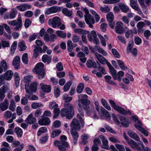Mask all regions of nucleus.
<instances>
[{
  "label": "nucleus",
  "mask_w": 151,
  "mask_h": 151,
  "mask_svg": "<svg viewBox=\"0 0 151 151\" xmlns=\"http://www.w3.org/2000/svg\"><path fill=\"white\" fill-rule=\"evenodd\" d=\"M17 12L16 11L15 9H12L9 15V18L11 19L14 18Z\"/></svg>",
  "instance_id": "52"
},
{
  "label": "nucleus",
  "mask_w": 151,
  "mask_h": 151,
  "mask_svg": "<svg viewBox=\"0 0 151 151\" xmlns=\"http://www.w3.org/2000/svg\"><path fill=\"white\" fill-rule=\"evenodd\" d=\"M130 6L132 8L138 5L137 0H130Z\"/></svg>",
  "instance_id": "64"
},
{
  "label": "nucleus",
  "mask_w": 151,
  "mask_h": 151,
  "mask_svg": "<svg viewBox=\"0 0 151 151\" xmlns=\"http://www.w3.org/2000/svg\"><path fill=\"white\" fill-rule=\"evenodd\" d=\"M67 50L69 52L72 51L73 46L72 41L71 40H68L67 42Z\"/></svg>",
  "instance_id": "40"
},
{
  "label": "nucleus",
  "mask_w": 151,
  "mask_h": 151,
  "mask_svg": "<svg viewBox=\"0 0 151 151\" xmlns=\"http://www.w3.org/2000/svg\"><path fill=\"white\" fill-rule=\"evenodd\" d=\"M120 0H105L103 3L107 4H113L119 2Z\"/></svg>",
  "instance_id": "55"
},
{
  "label": "nucleus",
  "mask_w": 151,
  "mask_h": 151,
  "mask_svg": "<svg viewBox=\"0 0 151 151\" xmlns=\"http://www.w3.org/2000/svg\"><path fill=\"white\" fill-rule=\"evenodd\" d=\"M61 140L59 141L56 140L54 142V144L58 147L60 151H65L68 150L70 147L68 143L65 141L67 139V137L64 135L61 136L60 137Z\"/></svg>",
  "instance_id": "2"
},
{
  "label": "nucleus",
  "mask_w": 151,
  "mask_h": 151,
  "mask_svg": "<svg viewBox=\"0 0 151 151\" xmlns=\"http://www.w3.org/2000/svg\"><path fill=\"white\" fill-rule=\"evenodd\" d=\"M70 129L79 130L81 129V126L78 121L74 118L70 123Z\"/></svg>",
  "instance_id": "13"
},
{
  "label": "nucleus",
  "mask_w": 151,
  "mask_h": 151,
  "mask_svg": "<svg viewBox=\"0 0 151 151\" xmlns=\"http://www.w3.org/2000/svg\"><path fill=\"white\" fill-rule=\"evenodd\" d=\"M111 52L114 56L116 58H119L120 55L118 51L115 48L112 49Z\"/></svg>",
  "instance_id": "50"
},
{
  "label": "nucleus",
  "mask_w": 151,
  "mask_h": 151,
  "mask_svg": "<svg viewBox=\"0 0 151 151\" xmlns=\"http://www.w3.org/2000/svg\"><path fill=\"white\" fill-rule=\"evenodd\" d=\"M94 55L96 58L100 63L103 64H104L105 61L106 59L101 55L97 53L94 52Z\"/></svg>",
  "instance_id": "25"
},
{
  "label": "nucleus",
  "mask_w": 151,
  "mask_h": 151,
  "mask_svg": "<svg viewBox=\"0 0 151 151\" xmlns=\"http://www.w3.org/2000/svg\"><path fill=\"white\" fill-rule=\"evenodd\" d=\"M48 23L49 25L54 28L59 27L62 24L60 18L57 17H55L52 19H49Z\"/></svg>",
  "instance_id": "6"
},
{
  "label": "nucleus",
  "mask_w": 151,
  "mask_h": 151,
  "mask_svg": "<svg viewBox=\"0 0 151 151\" xmlns=\"http://www.w3.org/2000/svg\"><path fill=\"white\" fill-rule=\"evenodd\" d=\"M62 13L66 16L68 17H70L72 15L73 11L68 10L67 8H65L63 9Z\"/></svg>",
  "instance_id": "34"
},
{
  "label": "nucleus",
  "mask_w": 151,
  "mask_h": 151,
  "mask_svg": "<svg viewBox=\"0 0 151 151\" xmlns=\"http://www.w3.org/2000/svg\"><path fill=\"white\" fill-rule=\"evenodd\" d=\"M111 77L109 75H106L105 76L104 78L105 79V81L107 83L111 85L115 86L116 84L115 82L110 80L111 79Z\"/></svg>",
  "instance_id": "39"
},
{
  "label": "nucleus",
  "mask_w": 151,
  "mask_h": 151,
  "mask_svg": "<svg viewBox=\"0 0 151 151\" xmlns=\"http://www.w3.org/2000/svg\"><path fill=\"white\" fill-rule=\"evenodd\" d=\"M50 121L48 117L42 116V118L38 121L39 124L41 125H47L50 123Z\"/></svg>",
  "instance_id": "18"
},
{
  "label": "nucleus",
  "mask_w": 151,
  "mask_h": 151,
  "mask_svg": "<svg viewBox=\"0 0 151 151\" xmlns=\"http://www.w3.org/2000/svg\"><path fill=\"white\" fill-rule=\"evenodd\" d=\"M10 104L9 109L12 111H14L15 109L16 106L15 103L13 99H11L10 101Z\"/></svg>",
  "instance_id": "46"
},
{
  "label": "nucleus",
  "mask_w": 151,
  "mask_h": 151,
  "mask_svg": "<svg viewBox=\"0 0 151 151\" xmlns=\"http://www.w3.org/2000/svg\"><path fill=\"white\" fill-rule=\"evenodd\" d=\"M58 107V104L54 101H52L50 103L49 107L50 109H54Z\"/></svg>",
  "instance_id": "59"
},
{
  "label": "nucleus",
  "mask_w": 151,
  "mask_h": 151,
  "mask_svg": "<svg viewBox=\"0 0 151 151\" xmlns=\"http://www.w3.org/2000/svg\"><path fill=\"white\" fill-rule=\"evenodd\" d=\"M117 79L119 81H120L121 80L122 77L124 75V72L122 71H120L118 72L117 74Z\"/></svg>",
  "instance_id": "62"
},
{
  "label": "nucleus",
  "mask_w": 151,
  "mask_h": 151,
  "mask_svg": "<svg viewBox=\"0 0 151 151\" xmlns=\"http://www.w3.org/2000/svg\"><path fill=\"white\" fill-rule=\"evenodd\" d=\"M74 32L79 34L82 35L86 34L87 32L86 30L80 28H76L74 29Z\"/></svg>",
  "instance_id": "41"
},
{
  "label": "nucleus",
  "mask_w": 151,
  "mask_h": 151,
  "mask_svg": "<svg viewBox=\"0 0 151 151\" xmlns=\"http://www.w3.org/2000/svg\"><path fill=\"white\" fill-rule=\"evenodd\" d=\"M8 24L12 26H15L14 27V29L16 30H18L22 26V19L21 17H19L17 20H13L9 21L8 22Z\"/></svg>",
  "instance_id": "7"
},
{
  "label": "nucleus",
  "mask_w": 151,
  "mask_h": 151,
  "mask_svg": "<svg viewBox=\"0 0 151 151\" xmlns=\"http://www.w3.org/2000/svg\"><path fill=\"white\" fill-rule=\"evenodd\" d=\"M82 106V107L83 109L85 110L87 113L88 115L90 114L91 113V111L89 110L90 107L88 105H84L83 106Z\"/></svg>",
  "instance_id": "60"
},
{
  "label": "nucleus",
  "mask_w": 151,
  "mask_h": 151,
  "mask_svg": "<svg viewBox=\"0 0 151 151\" xmlns=\"http://www.w3.org/2000/svg\"><path fill=\"white\" fill-rule=\"evenodd\" d=\"M123 23L121 22H117L115 28L116 32L119 34H122L125 31L123 27Z\"/></svg>",
  "instance_id": "12"
},
{
  "label": "nucleus",
  "mask_w": 151,
  "mask_h": 151,
  "mask_svg": "<svg viewBox=\"0 0 151 151\" xmlns=\"http://www.w3.org/2000/svg\"><path fill=\"white\" fill-rule=\"evenodd\" d=\"M61 7L57 6H54L46 9L45 14L49 15L51 14L56 13L60 12L61 10Z\"/></svg>",
  "instance_id": "10"
},
{
  "label": "nucleus",
  "mask_w": 151,
  "mask_h": 151,
  "mask_svg": "<svg viewBox=\"0 0 151 151\" xmlns=\"http://www.w3.org/2000/svg\"><path fill=\"white\" fill-rule=\"evenodd\" d=\"M61 132V130L60 129L53 130L52 133L51 137L54 138L60 134Z\"/></svg>",
  "instance_id": "47"
},
{
  "label": "nucleus",
  "mask_w": 151,
  "mask_h": 151,
  "mask_svg": "<svg viewBox=\"0 0 151 151\" xmlns=\"http://www.w3.org/2000/svg\"><path fill=\"white\" fill-rule=\"evenodd\" d=\"M64 107V108L61 110V116L62 117H66L68 119L72 118L74 115L73 105L71 104L66 103Z\"/></svg>",
  "instance_id": "1"
},
{
  "label": "nucleus",
  "mask_w": 151,
  "mask_h": 151,
  "mask_svg": "<svg viewBox=\"0 0 151 151\" xmlns=\"http://www.w3.org/2000/svg\"><path fill=\"white\" fill-rule=\"evenodd\" d=\"M2 145L4 147L1 149V151H10L11 150L9 144L6 142H3Z\"/></svg>",
  "instance_id": "31"
},
{
  "label": "nucleus",
  "mask_w": 151,
  "mask_h": 151,
  "mask_svg": "<svg viewBox=\"0 0 151 151\" xmlns=\"http://www.w3.org/2000/svg\"><path fill=\"white\" fill-rule=\"evenodd\" d=\"M84 88V85L83 83H80L78 85L76 91L78 93H80L83 91Z\"/></svg>",
  "instance_id": "44"
},
{
  "label": "nucleus",
  "mask_w": 151,
  "mask_h": 151,
  "mask_svg": "<svg viewBox=\"0 0 151 151\" xmlns=\"http://www.w3.org/2000/svg\"><path fill=\"white\" fill-rule=\"evenodd\" d=\"M0 66L4 71L8 69V66L7 65L6 61L4 60H3L1 61Z\"/></svg>",
  "instance_id": "37"
},
{
  "label": "nucleus",
  "mask_w": 151,
  "mask_h": 151,
  "mask_svg": "<svg viewBox=\"0 0 151 151\" xmlns=\"http://www.w3.org/2000/svg\"><path fill=\"white\" fill-rule=\"evenodd\" d=\"M57 3V1L55 0H49L47 2L46 4L48 6H50L56 4Z\"/></svg>",
  "instance_id": "63"
},
{
  "label": "nucleus",
  "mask_w": 151,
  "mask_h": 151,
  "mask_svg": "<svg viewBox=\"0 0 151 151\" xmlns=\"http://www.w3.org/2000/svg\"><path fill=\"white\" fill-rule=\"evenodd\" d=\"M12 113L9 111H7L5 112L4 117L5 119H10L12 116Z\"/></svg>",
  "instance_id": "53"
},
{
  "label": "nucleus",
  "mask_w": 151,
  "mask_h": 151,
  "mask_svg": "<svg viewBox=\"0 0 151 151\" xmlns=\"http://www.w3.org/2000/svg\"><path fill=\"white\" fill-rule=\"evenodd\" d=\"M110 73H111L113 78L114 80H117V79L116 72L113 67L109 69Z\"/></svg>",
  "instance_id": "38"
},
{
  "label": "nucleus",
  "mask_w": 151,
  "mask_h": 151,
  "mask_svg": "<svg viewBox=\"0 0 151 151\" xmlns=\"http://www.w3.org/2000/svg\"><path fill=\"white\" fill-rule=\"evenodd\" d=\"M90 11L92 14L94 16L96 21L97 22L100 19L99 16L94 11L92 10H91Z\"/></svg>",
  "instance_id": "61"
},
{
  "label": "nucleus",
  "mask_w": 151,
  "mask_h": 151,
  "mask_svg": "<svg viewBox=\"0 0 151 151\" xmlns=\"http://www.w3.org/2000/svg\"><path fill=\"white\" fill-rule=\"evenodd\" d=\"M22 59L23 62L25 64L28 63V56L27 53H24L22 55Z\"/></svg>",
  "instance_id": "51"
},
{
  "label": "nucleus",
  "mask_w": 151,
  "mask_h": 151,
  "mask_svg": "<svg viewBox=\"0 0 151 151\" xmlns=\"http://www.w3.org/2000/svg\"><path fill=\"white\" fill-rule=\"evenodd\" d=\"M43 105L40 103H33L32 104L31 107L33 109H36L38 107L43 106Z\"/></svg>",
  "instance_id": "56"
},
{
  "label": "nucleus",
  "mask_w": 151,
  "mask_h": 151,
  "mask_svg": "<svg viewBox=\"0 0 151 151\" xmlns=\"http://www.w3.org/2000/svg\"><path fill=\"white\" fill-rule=\"evenodd\" d=\"M131 119L134 122L137 120V123L134 125L135 127L145 136H148V131L142 127V124L140 121L138 120L137 117L134 115L132 116Z\"/></svg>",
  "instance_id": "4"
},
{
  "label": "nucleus",
  "mask_w": 151,
  "mask_h": 151,
  "mask_svg": "<svg viewBox=\"0 0 151 151\" xmlns=\"http://www.w3.org/2000/svg\"><path fill=\"white\" fill-rule=\"evenodd\" d=\"M44 64L42 63H38L33 69V71L38 74L37 77L40 79H42L45 77V70L43 69Z\"/></svg>",
  "instance_id": "3"
},
{
  "label": "nucleus",
  "mask_w": 151,
  "mask_h": 151,
  "mask_svg": "<svg viewBox=\"0 0 151 151\" xmlns=\"http://www.w3.org/2000/svg\"><path fill=\"white\" fill-rule=\"evenodd\" d=\"M117 61L119 67L122 70H124L125 69H128V68L127 67L125 66L124 63L121 60H117Z\"/></svg>",
  "instance_id": "43"
},
{
  "label": "nucleus",
  "mask_w": 151,
  "mask_h": 151,
  "mask_svg": "<svg viewBox=\"0 0 151 151\" xmlns=\"http://www.w3.org/2000/svg\"><path fill=\"white\" fill-rule=\"evenodd\" d=\"M42 89L43 91L46 93H49L50 92L51 89V87L50 85H47L44 84L43 83L40 84Z\"/></svg>",
  "instance_id": "22"
},
{
  "label": "nucleus",
  "mask_w": 151,
  "mask_h": 151,
  "mask_svg": "<svg viewBox=\"0 0 151 151\" xmlns=\"http://www.w3.org/2000/svg\"><path fill=\"white\" fill-rule=\"evenodd\" d=\"M128 144L135 150H140V147L138 144L132 139L130 140Z\"/></svg>",
  "instance_id": "20"
},
{
  "label": "nucleus",
  "mask_w": 151,
  "mask_h": 151,
  "mask_svg": "<svg viewBox=\"0 0 151 151\" xmlns=\"http://www.w3.org/2000/svg\"><path fill=\"white\" fill-rule=\"evenodd\" d=\"M9 105L8 101L7 99H6L4 101L0 104V107L1 110L3 111L6 110L8 109Z\"/></svg>",
  "instance_id": "23"
},
{
  "label": "nucleus",
  "mask_w": 151,
  "mask_h": 151,
  "mask_svg": "<svg viewBox=\"0 0 151 151\" xmlns=\"http://www.w3.org/2000/svg\"><path fill=\"white\" fill-rule=\"evenodd\" d=\"M18 46L20 51H23L25 50L27 48V46L24 42L23 41L20 42L18 44Z\"/></svg>",
  "instance_id": "36"
},
{
  "label": "nucleus",
  "mask_w": 151,
  "mask_h": 151,
  "mask_svg": "<svg viewBox=\"0 0 151 151\" xmlns=\"http://www.w3.org/2000/svg\"><path fill=\"white\" fill-rule=\"evenodd\" d=\"M36 121V118L33 116L32 114H30L28 115L25 121L27 124H35Z\"/></svg>",
  "instance_id": "19"
},
{
  "label": "nucleus",
  "mask_w": 151,
  "mask_h": 151,
  "mask_svg": "<svg viewBox=\"0 0 151 151\" xmlns=\"http://www.w3.org/2000/svg\"><path fill=\"white\" fill-rule=\"evenodd\" d=\"M13 72L11 70L6 71L4 74H2L5 80L10 81L12 78Z\"/></svg>",
  "instance_id": "16"
},
{
  "label": "nucleus",
  "mask_w": 151,
  "mask_h": 151,
  "mask_svg": "<svg viewBox=\"0 0 151 151\" xmlns=\"http://www.w3.org/2000/svg\"><path fill=\"white\" fill-rule=\"evenodd\" d=\"M100 111L103 116L106 117V118L107 119H110V117L109 113L104 107H101Z\"/></svg>",
  "instance_id": "30"
},
{
  "label": "nucleus",
  "mask_w": 151,
  "mask_h": 151,
  "mask_svg": "<svg viewBox=\"0 0 151 151\" xmlns=\"http://www.w3.org/2000/svg\"><path fill=\"white\" fill-rule=\"evenodd\" d=\"M114 16L112 12L107 14L106 19L109 22V25L112 29H113L114 27L115 23L114 21Z\"/></svg>",
  "instance_id": "11"
},
{
  "label": "nucleus",
  "mask_w": 151,
  "mask_h": 151,
  "mask_svg": "<svg viewBox=\"0 0 151 151\" xmlns=\"http://www.w3.org/2000/svg\"><path fill=\"white\" fill-rule=\"evenodd\" d=\"M128 135L132 138L137 141H139L140 138L138 135L134 132L129 131L128 132Z\"/></svg>",
  "instance_id": "26"
},
{
  "label": "nucleus",
  "mask_w": 151,
  "mask_h": 151,
  "mask_svg": "<svg viewBox=\"0 0 151 151\" xmlns=\"http://www.w3.org/2000/svg\"><path fill=\"white\" fill-rule=\"evenodd\" d=\"M42 59L43 62L48 65L51 62L52 58L51 56L45 54L43 55Z\"/></svg>",
  "instance_id": "24"
},
{
  "label": "nucleus",
  "mask_w": 151,
  "mask_h": 151,
  "mask_svg": "<svg viewBox=\"0 0 151 151\" xmlns=\"http://www.w3.org/2000/svg\"><path fill=\"white\" fill-rule=\"evenodd\" d=\"M17 45V41H14L12 44L11 48V52L13 54L16 48Z\"/></svg>",
  "instance_id": "57"
},
{
  "label": "nucleus",
  "mask_w": 151,
  "mask_h": 151,
  "mask_svg": "<svg viewBox=\"0 0 151 151\" xmlns=\"http://www.w3.org/2000/svg\"><path fill=\"white\" fill-rule=\"evenodd\" d=\"M99 137L101 139L103 143V145L101 146V147L106 150H109L110 148L108 145V142L106 138L104 136L102 135L99 136Z\"/></svg>",
  "instance_id": "14"
},
{
  "label": "nucleus",
  "mask_w": 151,
  "mask_h": 151,
  "mask_svg": "<svg viewBox=\"0 0 151 151\" xmlns=\"http://www.w3.org/2000/svg\"><path fill=\"white\" fill-rule=\"evenodd\" d=\"M109 103L114 110L120 114L124 115L128 114L131 115V112L129 110L126 111L122 107L117 106L114 101L110 99Z\"/></svg>",
  "instance_id": "5"
},
{
  "label": "nucleus",
  "mask_w": 151,
  "mask_h": 151,
  "mask_svg": "<svg viewBox=\"0 0 151 151\" xmlns=\"http://www.w3.org/2000/svg\"><path fill=\"white\" fill-rule=\"evenodd\" d=\"M78 130L70 129V133L72 135L74 143L76 144L77 142V140L79 137V134L78 132Z\"/></svg>",
  "instance_id": "17"
},
{
  "label": "nucleus",
  "mask_w": 151,
  "mask_h": 151,
  "mask_svg": "<svg viewBox=\"0 0 151 151\" xmlns=\"http://www.w3.org/2000/svg\"><path fill=\"white\" fill-rule=\"evenodd\" d=\"M85 19L87 23L91 22L92 24L94 23V18L90 14L88 15H84Z\"/></svg>",
  "instance_id": "27"
},
{
  "label": "nucleus",
  "mask_w": 151,
  "mask_h": 151,
  "mask_svg": "<svg viewBox=\"0 0 151 151\" xmlns=\"http://www.w3.org/2000/svg\"><path fill=\"white\" fill-rule=\"evenodd\" d=\"M38 84L36 82H33L29 87L27 84L25 85V90L27 93L32 94L33 92H35L37 90V86Z\"/></svg>",
  "instance_id": "8"
},
{
  "label": "nucleus",
  "mask_w": 151,
  "mask_h": 151,
  "mask_svg": "<svg viewBox=\"0 0 151 151\" xmlns=\"http://www.w3.org/2000/svg\"><path fill=\"white\" fill-rule=\"evenodd\" d=\"M119 119L121 124L123 127H127L129 126V119L122 116L119 117Z\"/></svg>",
  "instance_id": "21"
},
{
  "label": "nucleus",
  "mask_w": 151,
  "mask_h": 151,
  "mask_svg": "<svg viewBox=\"0 0 151 151\" xmlns=\"http://www.w3.org/2000/svg\"><path fill=\"white\" fill-rule=\"evenodd\" d=\"M71 84V83L70 81L67 82L63 87V90L65 91H68Z\"/></svg>",
  "instance_id": "58"
},
{
  "label": "nucleus",
  "mask_w": 151,
  "mask_h": 151,
  "mask_svg": "<svg viewBox=\"0 0 151 151\" xmlns=\"http://www.w3.org/2000/svg\"><path fill=\"white\" fill-rule=\"evenodd\" d=\"M35 49L33 50V56L35 58H37L39 55V51L40 52H42V50L40 47H36L35 46Z\"/></svg>",
  "instance_id": "29"
},
{
  "label": "nucleus",
  "mask_w": 151,
  "mask_h": 151,
  "mask_svg": "<svg viewBox=\"0 0 151 151\" xmlns=\"http://www.w3.org/2000/svg\"><path fill=\"white\" fill-rule=\"evenodd\" d=\"M87 65L88 68L93 67L96 68L97 67L96 63L95 61H92L90 60H88L87 61Z\"/></svg>",
  "instance_id": "32"
},
{
  "label": "nucleus",
  "mask_w": 151,
  "mask_h": 151,
  "mask_svg": "<svg viewBox=\"0 0 151 151\" xmlns=\"http://www.w3.org/2000/svg\"><path fill=\"white\" fill-rule=\"evenodd\" d=\"M20 61V58L19 57L18 55L16 56L13 59V60L12 63V65H16L18 64L19 63Z\"/></svg>",
  "instance_id": "48"
},
{
  "label": "nucleus",
  "mask_w": 151,
  "mask_h": 151,
  "mask_svg": "<svg viewBox=\"0 0 151 151\" xmlns=\"http://www.w3.org/2000/svg\"><path fill=\"white\" fill-rule=\"evenodd\" d=\"M119 6L122 11L124 13H127L129 11V8L128 6L125 5L124 4H121Z\"/></svg>",
  "instance_id": "28"
},
{
  "label": "nucleus",
  "mask_w": 151,
  "mask_h": 151,
  "mask_svg": "<svg viewBox=\"0 0 151 151\" xmlns=\"http://www.w3.org/2000/svg\"><path fill=\"white\" fill-rule=\"evenodd\" d=\"M54 92L56 98H57L60 96V91L59 88L58 86H55L54 89Z\"/></svg>",
  "instance_id": "54"
},
{
  "label": "nucleus",
  "mask_w": 151,
  "mask_h": 151,
  "mask_svg": "<svg viewBox=\"0 0 151 151\" xmlns=\"http://www.w3.org/2000/svg\"><path fill=\"white\" fill-rule=\"evenodd\" d=\"M89 136L87 134H83L81 136V139L82 140V144L85 145L87 143L86 140L88 138Z\"/></svg>",
  "instance_id": "45"
},
{
  "label": "nucleus",
  "mask_w": 151,
  "mask_h": 151,
  "mask_svg": "<svg viewBox=\"0 0 151 151\" xmlns=\"http://www.w3.org/2000/svg\"><path fill=\"white\" fill-rule=\"evenodd\" d=\"M14 132L16 133L18 137H21L23 134V131L22 129L19 127H17L14 129Z\"/></svg>",
  "instance_id": "35"
},
{
  "label": "nucleus",
  "mask_w": 151,
  "mask_h": 151,
  "mask_svg": "<svg viewBox=\"0 0 151 151\" xmlns=\"http://www.w3.org/2000/svg\"><path fill=\"white\" fill-rule=\"evenodd\" d=\"M47 131V128L45 127H42L40 128L38 130L37 132L38 136H40L42 134L45 132Z\"/></svg>",
  "instance_id": "49"
},
{
  "label": "nucleus",
  "mask_w": 151,
  "mask_h": 151,
  "mask_svg": "<svg viewBox=\"0 0 151 151\" xmlns=\"http://www.w3.org/2000/svg\"><path fill=\"white\" fill-rule=\"evenodd\" d=\"M88 96L86 94H81L78 95V101L81 103L83 105H89L91 103L90 100L87 99Z\"/></svg>",
  "instance_id": "9"
},
{
  "label": "nucleus",
  "mask_w": 151,
  "mask_h": 151,
  "mask_svg": "<svg viewBox=\"0 0 151 151\" xmlns=\"http://www.w3.org/2000/svg\"><path fill=\"white\" fill-rule=\"evenodd\" d=\"M62 98L65 101L64 104V106H65V104L66 103L70 104L69 102L72 99V97L68 96V95L66 94H63Z\"/></svg>",
  "instance_id": "33"
},
{
  "label": "nucleus",
  "mask_w": 151,
  "mask_h": 151,
  "mask_svg": "<svg viewBox=\"0 0 151 151\" xmlns=\"http://www.w3.org/2000/svg\"><path fill=\"white\" fill-rule=\"evenodd\" d=\"M58 36L63 38H65L67 34L63 31L61 30H58L56 32Z\"/></svg>",
  "instance_id": "42"
},
{
  "label": "nucleus",
  "mask_w": 151,
  "mask_h": 151,
  "mask_svg": "<svg viewBox=\"0 0 151 151\" xmlns=\"http://www.w3.org/2000/svg\"><path fill=\"white\" fill-rule=\"evenodd\" d=\"M9 89V85L3 86L0 88V101H2L4 98L6 91H8Z\"/></svg>",
  "instance_id": "15"
}]
</instances>
